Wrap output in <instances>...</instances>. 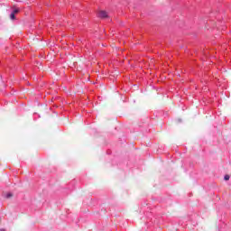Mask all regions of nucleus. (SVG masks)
I'll return each instance as SVG.
<instances>
[{"instance_id": "nucleus-1", "label": "nucleus", "mask_w": 231, "mask_h": 231, "mask_svg": "<svg viewBox=\"0 0 231 231\" xmlns=\"http://www.w3.org/2000/svg\"><path fill=\"white\" fill-rule=\"evenodd\" d=\"M98 17L100 19H106L108 17L107 13L106 11H99L98 12Z\"/></svg>"}, {"instance_id": "nucleus-2", "label": "nucleus", "mask_w": 231, "mask_h": 231, "mask_svg": "<svg viewBox=\"0 0 231 231\" xmlns=\"http://www.w3.org/2000/svg\"><path fill=\"white\" fill-rule=\"evenodd\" d=\"M10 19H12V21H14V19H15V14L14 13H11Z\"/></svg>"}, {"instance_id": "nucleus-4", "label": "nucleus", "mask_w": 231, "mask_h": 231, "mask_svg": "<svg viewBox=\"0 0 231 231\" xmlns=\"http://www.w3.org/2000/svg\"><path fill=\"white\" fill-rule=\"evenodd\" d=\"M224 180L228 181V180H230V175H225Z\"/></svg>"}, {"instance_id": "nucleus-5", "label": "nucleus", "mask_w": 231, "mask_h": 231, "mask_svg": "<svg viewBox=\"0 0 231 231\" xmlns=\"http://www.w3.org/2000/svg\"><path fill=\"white\" fill-rule=\"evenodd\" d=\"M20 10L19 8H15L14 11H13V14H19Z\"/></svg>"}, {"instance_id": "nucleus-3", "label": "nucleus", "mask_w": 231, "mask_h": 231, "mask_svg": "<svg viewBox=\"0 0 231 231\" xmlns=\"http://www.w3.org/2000/svg\"><path fill=\"white\" fill-rule=\"evenodd\" d=\"M13 197H14V195L12 193H7L5 195V198H7V199H10V198H13Z\"/></svg>"}, {"instance_id": "nucleus-6", "label": "nucleus", "mask_w": 231, "mask_h": 231, "mask_svg": "<svg viewBox=\"0 0 231 231\" xmlns=\"http://www.w3.org/2000/svg\"><path fill=\"white\" fill-rule=\"evenodd\" d=\"M0 231H6V230H5V229H4V228H1V229H0Z\"/></svg>"}]
</instances>
